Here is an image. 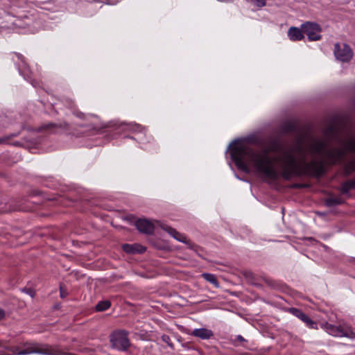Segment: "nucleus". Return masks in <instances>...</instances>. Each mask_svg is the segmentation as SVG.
I'll use <instances>...</instances> for the list:
<instances>
[{
  "label": "nucleus",
  "mask_w": 355,
  "mask_h": 355,
  "mask_svg": "<svg viewBox=\"0 0 355 355\" xmlns=\"http://www.w3.org/2000/svg\"><path fill=\"white\" fill-rule=\"evenodd\" d=\"M339 141L341 147L327 150V141L315 140L310 146L311 151L314 154L322 155L324 159L314 160L308 163L303 159V166L292 152L284 151L279 159L282 178L286 180L303 175L322 178L327 172L326 164L333 166L343 164L348 153H355V137H350L346 140Z\"/></svg>",
  "instance_id": "nucleus-1"
},
{
  "label": "nucleus",
  "mask_w": 355,
  "mask_h": 355,
  "mask_svg": "<svg viewBox=\"0 0 355 355\" xmlns=\"http://www.w3.org/2000/svg\"><path fill=\"white\" fill-rule=\"evenodd\" d=\"M281 148L282 145L278 139H273L270 141V148L258 152H255L241 140H235L230 144L229 150L232 160L241 171L249 173L248 163H250L259 173L270 180H276L279 178V174L274 167V160L270 156V153H276Z\"/></svg>",
  "instance_id": "nucleus-2"
},
{
  "label": "nucleus",
  "mask_w": 355,
  "mask_h": 355,
  "mask_svg": "<svg viewBox=\"0 0 355 355\" xmlns=\"http://www.w3.org/2000/svg\"><path fill=\"white\" fill-rule=\"evenodd\" d=\"M324 327L326 331L334 336L355 338V332L346 324L336 326L327 322Z\"/></svg>",
  "instance_id": "nucleus-3"
},
{
  "label": "nucleus",
  "mask_w": 355,
  "mask_h": 355,
  "mask_svg": "<svg viewBox=\"0 0 355 355\" xmlns=\"http://www.w3.org/2000/svg\"><path fill=\"white\" fill-rule=\"evenodd\" d=\"M125 331L113 332L110 336L112 347L117 349L127 350L130 346V341Z\"/></svg>",
  "instance_id": "nucleus-4"
},
{
  "label": "nucleus",
  "mask_w": 355,
  "mask_h": 355,
  "mask_svg": "<svg viewBox=\"0 0 355 355\" xmlns=\"http://www.w3.org/2000/svg\"><path fill=\"white\" fill-rule=\"evenodd\" d=\"M304 34H306L309 41H318L321 39L322 28L320 24L312 21H306L302 24Z\"/></svg>",
  "instance_id": "nucleus-5"
},
{
  "label": "nucleus",
  "mask_w": 355,
  "mask_h": 355,
  "mask_svg": "<svg viewBox=\"0 0 355 355\" xmlns=\"http://www.w3.org/2000/svg\"><path fill=\"white\" fill-rule=\"evenodd\" d=\"M334 53L336 58L342 62H348L353 57L352 49L347 44H335Z\"/></svg>",
  "instance_id": "nucleus-6"
},
{
  "label": "nucleus",
  "mask_w": 355,
  "mask_h": 355,
  "mask_svg": "<svg viewBox=\"0 0 355 355\" xmlns=\"http://www.w3.org/2000/svg\"><path fill=\"white\" fill-rule=\"evenodd\" d=\"M288 312L292 315H295L297 318H299L302 322H303L305 325L309 328L313 329H318V323L313 320L308 315L304 313L301 309L297 308H290Z\"/></svg>",
  "instance_id": "nucleus-7"
},
{
  "label": "nucleus",
  "mask_w": 355,
  "mask_h": 355,
  "mask_svg": "<svg viewBox=\"0 0 355 355\" xmlns=\"http://www.w3.org/2000/svg\"><path fill=\"white\" fill-rule=\"evenodd\" d=\"M135 225L139 232L146 234H152L155 228L153 223L146 219L138 220Z\"/></svg>",
  "instance_id": "nucleus-8"
},
{
  "label": "nucleus",
  "mask_w": 355,
  "mask_h": 355,
  "mask_svg": "<svg viewBox=\"0 0 355 355\" xmlns=\"http://www.w3.org/2000/svg\"><path fill=\"white\" fill-rule=\"evenodd\" d=\"M179 242L184 243L189 250L196 253L199 256H201V252L202 251V248L193 243L184 234L179 233Z\"/></svg>",
  "instance_id": "nucleus-9"
},
{
  "label": "nucleus",
  "mask_w": 355,
  "mask_h": 355,
  "mask_svg": "<svg viewBox=\"0 0 355 355\" xmlns=\"http://www.w3.org/2000/svg\"><path fill=\"white\" fill-rule=\"evenodd\" d=\"M288 36L291 41H300L304 39V33L302 27L300 28L291 26L288 31Z\"/></svg>",
  "instance_id": "nucleus-10"
},
{
  "label": "nucleus",
  "mask_w": 355,
  "mask_h": 355,
  "mask_svg": "<svg viewBox=\"0 0 355 355\" xmlns=\"http://www.w3.org/2000/svg\"><path fill=\"white\" fill-rule=\"evenodd\" d=\"M191 335L202 340H207L211 338L214 336V334L210 329L206 328H200L193 329Z\"/></svg>",
  "instance_id": "nucleus-11"
},
{
  "label": "nucleus",
  "mask_w": 355,
  "mask_h": 355,
  "mask_svg": "<svg viewBox=\"0 0 355 355\" xmlns=\"http://www.w3.org/2000/svg\"><path fill=\"white\" fill-rule=\"evenodd\" d=\"M32 353L43 354L46 355H53L47 349H42L37 347H31L16 353L17 355H26Z\"/></svg>",
  "instance_id": "nucleus-12"
},
{
  "label": "nucleus",
  "mask_w": 355,
  "mask_h": 355,
  "mask_svg": "<svg viewBox=\"0 0 355 355\" xmlns=\"http://www.w3.org/2000/svg\"><path fill=\"white\" fill-rule=\"evenodd\" d=\"M324 134L331 139H335L339 144V140H343L339 137V130L335 125H328L324 130Z\"/></svg>",
  "instance_id": "nucleus-13"
},
{
  "label": "nucleus",
  "mask_w": 355,
  "mask_h": 355,
  "mask_svg": "<svg viewBox=\"0 0 355 355\" xmlns=\"http://www.w3.org/2000/svg\"><path fill=\"white\" fill-rule=\"evenodd\" d=\"M123 250L128 254L142 253L146 248L139 244H124L122 246Z\"/></svg>",
  "instance_id": "nucleus-14"
},
{
  "label": "nucleus",
  "mask_w": 355,
  "mask_h": 355,
  "mask_svg": "<svg viewBox=\"0 0 355 355\" xmlns=\"http://www.w3.org/2000/svg\"><path fill=\"white\" fill-rule=\"evenodd\" d=\"M340 189L342 194L347 195L351 189H355V179L343 182Z\"/></svg>",
  "instance_id": "nucleus-15"
},
{
  "label": "nucleus",
  "mask_w": 355,
  "mask_h": 355,
  "mask_svg": "<svg viewBox=\"0 0 355 355\" xmlns=\"http://www.w3.org/2000/svg\"><path fill=\"white\" fill-rule=\"evenodd\" d=\"M324 203L327 207H331L336 205H343L345 203V200L340 197L331 196L326 198Z\"/></svg>",
  "instance_id": "nucleus-16"
},
{
  "label": "nucleus",
  "mask_w": 355,
  "mask_h": 355,
  "mask_svg": "<svg viewBox=\"0 0 355 355\" xmlns=\"http://www.w3.org/2000/svg\"><path fill=\"white\" fill-rule=\"evenodd\" d=\"M281 130L284 134L294 132L296 130V125L292 121H287L282 125Z\"/></svg>",
  "instance_id": "nucleus-17"
},
{
  "label": "nucleus",
  "mask_w": 355,
  "mask_h": 355,
  "mask_svg": "<svg viewBox=\"0 0 355 355\" xmlns=\"http://www.w3.org/2000/svg\"><path fill=\"white\" fill-rule=\"evenodd\" d=\"M344 171L346 175H349L355 171V158L345 164Z\"/></svg>",
  "instance_id": "nucleus-18"
},
{
  "label": "nucleus",
  "mask_w": 355,
  "mask_h": 355,
  "mask_svg": "<svg viewBox=\"0 0 355 355\" xmlns=\"http://www.w3.org/2000/svg\"><path fill=\"white\" fill-rule=\"evenodd\" d=\"M202 277L208 282L211 283L216 287H218V282L216 277V276L213 274L210 273H203L202 274Z\"/></svg>",
  "instance_id": "nucleus-19"
},
{
  "label": "nucleus",
  "mask_w": 355,
  "mask_h": 355,
  "mask_svg": "<svg viewBox=\"0 0 355 355\" xmlns=\"http://www.w3.org/2000/svg\"><path fill=\"white\" fill-rule=\"evenodd\" d=\"M111 306V303L108 300L99 302L95 306L96 311L101 312L108 309Z\"/></svg>",
  "instance_id": "nucleus-20"
},
{
  "label": "nucleus",
  "mask_w": 355,
  "mask_h": 355,
  "mask_svg": "<svg viewBox=\"0 0 355 355\" xmlns=\"http://www.w3.org/2000/svg\"><path fill=\"white\" fill-rule=\"evenodd\" d=\"M161 227L163 230H164L169 234H171L173 238L177 239L176 231L175 229H173L172 227H171L166 225H162Z\"/></svg>",
  "instance_id": "nucleus-21"
},
{
  "label": "nucleus",
  "mask_w": 355,
  "mask_h": 355,
  "mask_svg": "<svg viewBox=\"0 0 355 355\" xmlns=\"http://www.w3.org/2000/svg\"><path fill=\"white\" fill-rule=\"evenodd\" d=\"M258 8H262L266 5V0H247Z\"/></svg>",
  "instance_id": "nucleus-22"
},
{
  "label": "nucleus",
  "mask_w": 355,
  "mask_h": 355,
  "mask_svg": "<svg viewBox=\"0 0 355 355\" xmlns=\"http://www.w3.org/2000/svg\"><path fill=\"white\" fill-rule=\"evenodd\" d=\"M23 292H25L28 295H29L32 298H33L35 295V291L32 288H23Z\"/></svg>",
  "instance_id": "nucleus-23"
},
{
  "label": "nucleus",
  "mask_w": 355,
  "mask_h": 355,
  "mask_svg": "<svg viewBox=\"0 0 355 355\" xmlns=\"http://www.w3.org/2000/svg\"><path fill=\"white\" fill-rule=\"evenodd\" d=\"M60 293L61 298H64L68 295L66 289L64 288V286L62 284H60Z\"/></svg>",
  "instance_id": "nucleus-24"
},
{
  "label": "nucleus",
  "mask_w": 355,
  "mask_h": 355,
  "mask_svg": "<svg viewBox=\"0 0 355 355\" xmlns=\"http://www.w3.org/2000/svg\"><path fill=\"white\" fill-rule=\"evenodd\" d=\"M162 339L164 342L166 343L167 345L170 347H173V344L171 343V340H170V338L166 336V335H163L162 337Z\"/></svg>",
  "instance_id": "nucleus-25"
},
{
  "label": "nucleus",
  "mask_w": 355,
  "mask_h": 355,
  "mask_svg": "<svg viewBox=\"0 0 355 355\" xmlns=\"http://www.w3.org/2000/svg\"><path fill=\"white\" fill-rule=\"evenodd\" d=\"M308 185L306 184L295 183L293 185V188L295 189H302L307 187Z\"/></svg>",
  "instance_id": "nucleus-26"
},
{
  "label": "nucleus",
  "mask_w": 355,
  "mask_h": 355,
  "mask_svg": "<svg viewBox=\"0 0 355 355\" xmlns=\"http://www.w3.org/2000/svg\"><path fill=\"white\" fill-rule=\"evenodd\" d=\"M248 140L252 144H259V139L256 137H249Z\"/></svg>",
  "instance_id": "nucleus-27"
},
{
  "label": "nucleus",
  "mask_w": 355,
  "mask_h": 355,
  "mask_svg": "<svg viewBox=\"0 0 355 355\" xmlns=\"http://www.w3.org/2000/svg\"><path fill=\"white\" fill-rule=\"evenodd\" d=\"M236 340L240 341V342L246 341L245 339L241 335H239L236 336Z\"/></svg>",
  "instance_id": "nucleus-28"
},
{
  "label": "nucleus",
  "mask_w": 355,
  "mask_h": 355,
  "mask_svg": "<svg viewBox=\"0 0 355 355\" xmlns=\"http://www.w3.org/2000/svg\"><path fill=\"white\" fill-rule=\"evenodd\" d=\"M5 318V312L3 309H0V320Z\"/></svg>",
  "instance_id": "nucleus-29"
},
{
  "label": "nucleus",
  "mask_w": 355,
  "mask_h": 355,
  "mask_svg": "<svg viewBox=\"0 0 355 355\" xmlns=\"http://www.w3.org/2000/svg\"><path fill=\"white\" fill-rule=\"evenodd\" d=\"M10 139V137H6L5 138H1L0 139V144L6 142L7 140Z\"/></svg>",
  "instance_id": "nucleus-30"
},
{
  "label": "nucleus",
  "mask_w": 355,
  "mask_h": 355,
  "mask_svg": "<svg viewBox=\"0 0 355 355\" xmlns=\"http://www.w3.org/2000/svg\"><path fill=\"white\" fill-rule=\"evenodd\" d=\"M60 304H55L54 306V309H60Z\"/></svg>",
  "instance_id": "nucleus-31"
},
{
  "label": "nucleus",
  "mask_w": 355,
  "mask_h": 355,
  "mask_svg": "<svg viewBox=\"0 0 355 355\" xmlns=\"http://www.w3.org/2000/svg\"><path fill=\"white\" fill-rule=\"evenodd\" d=\"M1 355H3V354H1ZM3 355H9V354H3Z\"/></svg>",
  "instance_id": "nucleus-32"
}]
</instances>
